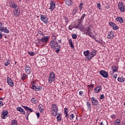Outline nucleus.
Instances as JSON below:
<instances>
[{
  "label": "nucleus",
  "mask_w": 125,
  "mask_h": 125,
  "mask_svg": "<svg viewBox=\"0 0 125 125\" xmlns=\"http://www.w3.org/2000/svg\"><path fill=\"white\" fill-rule=\"evenodd\" d=\"M27 78H28V75L23 74L22 75L21 80L22 81H24L25 79H27Z\"/></svg>",
  "instance_id": "38"
},
{
  "label": "nucleus",
  "mask_w": 125,
  "mask_h": 125,
  "mask_svg": "<svg viewBox=\"0 0 125 125\" xmlns=\"http://www.w3.org/2000/svg\"><path fill=\"white\" fill-rule=\"evenodd\" d=\"M26 114L27 115V117H26V119L29 120L28 117H29V115H30V113H29V112H27Z\"/></svg>",
  "instance_id": "58"
},
{
  "label": "nucleus",
  "mask_w": 125,
  "mask_h": 125,
  "mask_svg": "<svg viewBox=\"0 0 125 125\" xmlns=\"http://www.w3.org/2000/svg\"><path fill=\"white\" fill-rule=\"evenodd\" d=\"M3 98H0V100H3Z\"/></svg>",
  "instance_id": "64"
},
{
  "label": "nucleus",
  "mask_w": 125,
  "mask_h": 125,
  "mask_svg": "<svg viewBox=\"0 0 125 125\" xmlns=\"http://www.w3.org/2000/svg\"><path fill=\"white\" fill-rule=\"evenodd\" d=\"M17 110L19 111L20 113H21V114H23V115H26V112H25V110H24V109H23L21 107H18L17 108Z\"/></svg>",
  "instance_id": "21"
},
{
  "label": "nucleus",
  "mask_w": 125,
  "mask_h": 125,
  "mask_svg": "<svg viewBox=\"0 0 125 125\" xmlns=\"http://www.w3.org/2000/svg\"><path fill=\"white\" fill-rule=\"evenodd\" d=\"M77 27H78V25H77V24H75L74 26H73V28L77 29Z\"/></svg>",
  "instance_id": "61"
},
{
  "label": "nucleus",
  "mask_w": 125,
  "mask_h": 125,
  "mask_svg": "<svg viewBox=\"0 0 125 125\" xmlns=\"http://www.w3.org/2000/svg\"><path fill=\"white\" fill-rule=\"evenodd\" d=\"M78 26L77 27V29H78V30H80V29H82L83 27V24H82V21H80L78 22Z\"/></svg>",
  "instance_id": "29"
},
{
  "label": "nucleus",
  "mask_w": 125,
  "mask_h": 125,
  "mask_svg": "<svg viewBox=\"0 0 125 125\" xmlns=\"http://www.w3.org/2000/svg\"><path fill=\"white\" fill-rule=\"evenodd\" d=\"M88 87H92V88H93L94 87V84H91L90 85H88Z\"/></svg>",
  "instance_id": "54"
},
{
  "label": "nucleus",
  "mask_w": 125,
  "mask_h": 125,
  "mask_svg": "<svg viewBox=\"0 0 125 125\" xmlns=\"http://www.w3.org/2000/svg\"><path fill=\"white\" fill-rule=\"evenodd\" d=\"M13 12L14 13V15L16 16V17H18L19 15H20V8H16V9H14L13 10Z\"/></svg>",
  "instance_id": "10"
},
{
  "label": "nucleus",
  "mask_w": 125,
  "mask_h": 125,
  "mask_svg": "<svg viewBox=\"0 0 125 125\" xmlns=\"http://www.w3.org/2000/svg\"><path fill=\"white\" fill-rule=\"evenodd\" d=\"M113 79H117V74H114L113 75Z\"/></svg>",
  "instance_id": "60"
},
{
  "label": "nucleus",
  "mask_w": 125,
  "mask_h": 125,
  "mask_svg": "<svg viewBox=\"0 0 125 125\" xmlns=\"http://www.w3.org/2000/svg\"><path fill=\"white\" fill-rule=\"evenodd\" d=\"M28 53L30 55V56H34V55H35V53H34V52L28 51Z\"/></svg>",
  "instance_id": "46"
},
{
  "label": "nucleus",
  "mask_w": 125,
  "mask_h": 125,
  "mask_svg": "<svg viewBox=\"0 0 125 125\" xmlns=\"http://www.w3.org/2000/svg\"><path fill=\"white\" fill-rule=\"evenodd\" d=\"M11 6L12 8H14V9H15L16 8H19V6L17 5V4H15L14 2H11Z\"/></svg>",
  "instance_id": "25"
},
{
  "label": "nucleus",
  "mask_w": 125,
  "mask_h": 125,
  "mask_svg": "<svg viewBox=\"0 0 125 125\" xmlns=\"http://www.w3.org/2000/svg\"><path fill=\"white\" fill-rule=\"evenodd\" d=\"M18 125L17 120L15 119L12 120L11 125Z\"/></svg>",
  "instance_id": "35"
},
{
  "label": "nucleus",
  "mask_w": 125,
  "mask_h": 125,
  "mask_svg": "<svg viewBox=\"0 0 125 125\" xmlns=\"http://www.w3.org/2000/svg\"><path fill=\"white\" fill-rule=\"evenodd\" d=\"M111 69L112 70V71H110L109 72V74L110 75H114V73H116V72H118V67H117V66L116 65H114L112 66Z\"/></svg>",
  "instance_id": "13"
},
{
  "label": "nucleus",
  "mask_w": 125,
  "mask_h": 125,
  "mask_svg": "<svg viewBox=\"0 0 125 125\" xmlns=\"http://www.w3.org/2000/svg\"><path fill=\"white\" fill-rule=\"evenodd\" d=\"M96 50H94L92 51L91 53H89V56L88 57H86L87 60H91L93 57L96 55Z\"/></svg>",
  "instance_id": "6"
},
{
  "label": "nucleus",
  "mask_w": 125,
  "mask_h": 125,
  "mask_svg": "<svg viewBox=\"0 0 125 125\" xmlns=\"http://www.w3.org/2000/svg\"><path fill=\"white\" fill-rule=\"evenodd\" d=\"M58 116L60 117L61 116V113H59L57 114Z\"/></svg>",
  "instance_id": "62"
},
{
  "label": "nucleus",
  "mask_w": 125,
  "mask_h": 125,
  "mask_svg": "<svg viewBox=\"0 0 125 125\" xmlns=\"http://www.w3.org/2000/svg\"><path fill=\"white\" fill-rule=\"evenodd\" d=\"M69 111H68V108H64V113L65 114V118H66V119H68V118H69V116H68V112Z\"/></svg>",
  "instance_id": "28"
},
{
  "label": "nucleus",
  "mask_w": 125,
  "mask_h": 125,
  "mask_svg": "<svg viewBox=\"0 0 125 125\" xmlns=\"http://www.w3.org/2000/svg\"><path fill=\"white\" fill-rule=\"evenodd\" d=\"M68 29H69V30H73V29H74V26H73L70 25L69 26Z\"/></svg>",
  "instance_id": "51"
},
{
  "label": "nucleus",
  "mask_w": 125,
  "mask_h": 125,
  "mask_svg": "<svg viewBox=\"0 0 125 125\" xmlns=\"http://www.w3.org/2000/svg\"><path fill=\"white\" fill-rule=\"evenodd\" d=\"M114 24H115V23H114L113 22H112V21H110L109 22V25H110V27H113Z\"/></svg>",
  "instance_id": "47"
},
{
  "label": "nucleus",
  "mask_w": 125,
  "mask_h": 125,
  "mask_svg": "<svg viewBox=\"0 0 125 125\" xmlns=\"http://www.w3.org/2000/svg\"><path fill=\"white\" fill-rule=\"evenodd\" d=\"M65 3L67 5H72V4H73L72 0H66Z\"/></svg>",
  "instance_id": "30"
},
{
  "label": "nucleus",
  "mask_w": 125,
  "mask_h": 125,
  "mask_svg": "<svg viewBox=\"0 0 125 125\" xmlns=\"http://www.w3.org/2000/svg\"><path fill=\"white\" fill-rule=\"evenodd\" d=\"M50 4V6L49 9H50L51 11H53V10L55 9V1H51Z\"/></svg>",
  "instance_id": "15"
},
{
  "label": "nucleus",
  "mask_w": 125,
  "mask_h": 125,
  "mask_svg": "<svg viewBox=\"0 0 125 125\" xmlns=\"http://www.w3.org/2000/svg\"><path fill=\"white\" fill-rule=\"evenodd\" d=\"M107 121H104L100 123L101 125H107Z\"/></svg>",
  "instance_id": "45"
},
{
  "label": "nucleus",
  "mask_w": 125,
  "mask_h": 125,
  "mask_svg": "<svg viewBox=\"0 0 125 125\" xmlns=\"http://www.w3.org/2000/svg\"><path fill=\"white\" fill-rule=\"evenodd\" d=\"M7 82L8 84H9L10 86H11V87H13L14 85V83H13V81H12V80H11V79L8 77L7 78Z\"/></svg>",
  "instance_id": "17"
},
{
  "label": "nucleus",
  "mask_w": 125,
  "mask_h": 125,
  "mask_svg": "<svg viewBox=\"0 0 125 125\" xmlns=\"http://www.w3.org/2000/svg\"><path fill=\"white\" fill-rule=\"evenodd\" d=\"M69 117V120H70L71 121H73V120H74V118H75V115H74V114H72L70 115Z\"/></svg>",
  "instance_id": "42"
},
{
  "label": "nucleus",
  "mask_w": 125,
  "mask_h": 125,
  "mask_svg": "<svg viewBox=\"0 0 125 125\" xmlns=\"http://www.w3.org/2000/svg\"><path fill=\"white\" fill-rule=\"evenodd\" d=\"M31 102L32 103H34V104H36V103L38 102V101H37V99L33 98L31 99Z\"/></svg>",
  "instance_id": "39"
},
{
  "label": "nucleus",
  "mask_w": 125,
  "mask_h": 125,
  "mask_svg": "<svg viewBox=\"0 0 125 125\" xmlns=\"http://www.w3.org/2000/svg\"><path fill=\"white\" fill-rule=\"evenodd\" d=\"M1 106H3V103L0 101V107H1Z\"/></svg>",
  "instance_id": "56"
},
{
  "label": "nucleus",
  "mask_w": 125,
  "mask_h": 125,
  "mask_svg": "<svg viewBox=\"0 0 125 125\" xmlns=\"http://www.w3.org/2000/svg\"><path fill=\"white\" fill-rule=\"evenodd\" d=\"M57 120L58 122H61L62 118L60 116H57Z\"/></svg>",
  "instance_id": "49"
},
{
  "label": "nucleus",
  "mask_w": 125,
  "mask_h": 125,
  "mask_svg": "<svg viewBox=\"0 0 125 125\" xmlns=\"http://www.w3.org/2000/svg\"><path fill=\"white\" fill-rule=\"evenodd\" d=\"M22 107L25 109V110L27 111V112H29L30 113H32V112H34V111L32 110L31 108L27 106L23 105L22 106Z\"/></svg>",
  "instance_id": "23"
},
{
  "label": "nucleus",
  "mask_w": 125,
  "mask_h": 125,
  "mask_svg": "<svg viewBox=\"0 0 125 125\" xmlns=\"http://www.w3.org/2000/svg\"><path fill=\"white\" fill-rule=\"evenodd\" d=\"M10 64V61H6L4 62L5 66H8Z\"/></svg>",
  "instance_id": "43"
},
{
  "label": "nucleus",
  "mask_w": 125,
  "mask_h": 125,
  "mask_svg": "<svg viewBox=\"0 0 125 125\" xmlns=\"http://www.w3.org/2000/svg\"><path fill=\"white\" fill-rule=\"evenodd\" d=\"M51 111H58V107L56 104H53L51 105Z\"/></svg>",
  "instance_id": "18"
},
{
  "label": "nucleus",
  "mask_w": 125,
  "mask_h": 125,
  "mask_svg": "<svg viewBox=\"0 0 125 125\" xmlns=\"http://www.w3.org/2000/svg\"><path fill=\"white\" fill-rule=\"evenodd\" d=\"M25 71L26 73L28 75H30L32 72V70L31 69V67L29 65H26L25 68Z\"/></svg>",
  "instance_id": "16"
},
{
  "label": "nucleus",
  "mask_w": 125,
  "mask_h": 125,
  "mask_svg": "<svg viewBox=\"0 0 125 125\" xmlns=\"http://www.w3.org/2000/svg\"><path fill=\"white\" fill-rule=\"evenodd\" d=\"M104 97H105L104 96V94H102V95H101L100 98L101 100H102V99H104Z\"/></svg>",
  "instance_id": "52"
},
{
  "label": "nucleus",
  "mask_w": 125,
  "mask_h": 125,
  "mask_svg": "<svg viewBox=\"0 0 125 125\" xmlns=\"http://www.w3.org/2000/svg\"><path fill=\"white\" fill-rule=\"evenodd\" d=\"M107 39H109V40H112V39H114V32H113L112 31H109L108 32Z\"/></svg>",
  "instance_id": "19"
},
{
  "label": "nucleus",
  "mask_w": 125,
  "mask_h": 125,
  "mask_svg": "<svg viewBox=\"0 0 125 125\" xmlns=\"http://www.w3.org/2000/svg\"><path fill=\"white\" fill-rule=\"evenodd\" d=\"M122 125H125V121L122 122Z\"/></svg>",
  "instance_id": "63"
},
{
  "label": "nucleus",
  "mask_w": 125,
  "mask_h": 125,
  "mask_svg": "<svg viewBox=\"0 0 125 125\" xmlns=\"http://www.w3.org/2000/svg\"><path fill=\"white\" fill-rule=\"evenodd\" d=\"M101 89H102V86H97L96 88L94 89V92L96 93H98L101 91Z\"/></svg>",
  "instance_id": "20"
},
{
  "label": "nucleus",
  "mask_w": 125,
  "mask_h": 125,
  "mask_svg": "<svg viewBox=\"0 0 125 125\" xmlns=\"http://www.w3.org/2000/svg\"><path fill=\"white\" fill-rule=\"evenodd\" d=\"M50 45L53 49H56L55 50L56 53H59L60 48H61V46H60L57 42L54 41V40H51L50 42Z\"/></svg>",
  "instance_id": "2"
},
{
  "label": "nucleus",
  "mask_w": 125,
  "mask_h": 125,
  "mask_svg": "<svg viewBox=\"0 0 125 125\" xmlns=\"http://www.w3.org/2000/svg\"><path fill=\"white\" fill-rule=\"evenodd\" d=\"M118 82H120V83H124L125 81V79L124 78V77H119L118 78Z\"/></svg>",
  "instance_id": "32"
},
{
  "label": "nucleus",
  "mask_w": 125,
  "mask_h": 125,
  "mask_svg": "<svg viewBox=\"0 0 125 125\" xmlns=\"http://www.w3.org/2000/svg\"><path fill=\"white\" fill-rule=\"evenodd\" d=\"M83 30L84 31V34H85L86 36H89V37L95 40L96 42H99V43H101V42L96 40L95 38H94V36L92 35V32H91V31L93 30V25H90L87 28L84 27Z\"/></svg>",
  "instance_id": "1"
},
{
  "label": "nucleus",
  "mask_w": 125,
  "mask_h": 125,
  "mask_svg": "<svg viewBox=\"0 0 125 125\" xmlns=\"http://www.w3.org/2000/svg\"><path fill=\"white\" fill-rule=\"evenodd\" d=\"M100 74L101 75H102L103 78H104L105 79H106V78H108L109 74H108V72H107L105 70H101L100 71Z\"/></svg>",
  "instance_id": "11"
},
{
  "label": "nucleus",
  "mask_w": 125,
  "mask_h": 125,
  "mask_svg": "<svg viewBox=\"0 0 125 125\" xmlns=\"http://www.w3.org/2000/svg\"><path fill=\"white\" fill-rule=\"evenodd\" d=\"M97 8H98L99 9H101V8H100V7H101V4H100V3H98L97 4Z\"/></svg>",
  "instance_id": "48"
},
{
  "label": "nucleus",
  "mask_w": 125,
  "mask_h": 125,
  "mask_svg": "<svg viewBox=\"0 0 125 125\" xmlns=\"http://www.w3.org/2000/svg\"><path fill=\"white\" fill-rule=\"evenodd\" d=\"M111 119H115V114H112V115H111Z\"/></svg>",
  "instance_id": "57"
},
{
  "label": "nucleus",
  "mask_w": 125,
  "mask_h": 125,
  "mask_svg": "<svg viewBox=\"0 0 125 125\" xmlns=\"http://www.w3.org/2000/svg\"><path fill=\"white\" fill-rule=\"evenodd\" d=\"M86 106L88 110H89V111H91V104L90 102H87L86 103Z\"/></svg>",
  "instance_id": "24"
},
{
  "label": "nucleus",
  "mask_w": 125,
  "mask_h": 125,
  "mask_svg": "<svg viewBox=\"0 0 125 125\" xmlns=\"http://www.w3.org/2000/svg\"><path fill=\"white\" fill-rule=\"evenodd\" d=\"M2 33L8 34V33H9V30L7 29V28L2 26V22H0V40L2 39L3 36Z\"/></svg>",
  "instance_id": "3"
},
{
  "label": "nucleus",
  "mask_w": 125,
  "mask_h": 125,
  "mask_svg": "<svg viewBox=\"0 0 125 125\" xmlns=\"http://www.w3.org/2000/svg\"><path fill=\"white\" fill-rule=\"evenodd\" d=\"M68 42H69V45H70V47H71L72 48H74V47H75V46H74V44H73V42L72 41V39H69Z\"/></svg>",
  "instance_id": "26"
},
{
  "label": "nucleus",
  "mask_w": 125,
  "mask_h": 125,
  "mask_svg": "<svg viewBox=\"0 0 125 125\" xmlns=\"http://www.w3.org/2000/svg\"><path fill=\"white\" fill-rule=\"evenodd\" d=\"M36 116L37 117V119H39V118H40V112H37Z\"/></svg>",
  "instance_id": "55"
},
{
  "label": "nucleus",
  "mask_w": 125,
  "mask_h": 125,
  "mask_svg": "<svg viewBox=\"0 0 125 125\" xmlns=\"http://www.w3.org/2000/svg\"><path fill=\"white\" fill-rule=\"evenodd\" d=\"M55 81V74L53 72L50 73L49 77L48 78L49 83H51Z\"/></svg>",
  "instance_id": "4"
},
{
  "label": "nucleus",
  "mask_w": 125,
  "mask_h": 125,
  "mask_svg": "<svg viewBox=\"0 0 125 125\" xmlns=\"http://www.w3.org/2000/svg\"><path fill=\"white\" fill-rule=\"evenodd\" d=\"M85 16H86V15H85V14H83L81 19L79 20V21H80L81 22H83V20L84 19V18L85 17Z\"/></svg>",
  "instance_id": "34"
},
{
  "label": "nucleus",
  "mask_w": 125,
  "mask_h": 125,
  "mask_svg": "<svg viewBox=\"0 0 125 125\" xmlns=\"http://www.w3.org/2000/svg\"><path fill=\"white\" fill-rule=\"evenodd\" d=\"M48 36H43L40 39V41L43 43H47V42H48Z\"/></svg>",
  "instance_id": "14"
},
{
  "label": "nucleus",
  "mask_w": 125,
  "mask_h": 125,
  "mask_svg": "<svg viewBox=\"0 0 125 125\" xmlns=\"http://www.w3.org/2000/svg\"><path fill=\"white\" fill-rule=\"evenodd\" d=\"M77 12H78V7H75L73 9L72 14L73 15H76L77 14Z\"/></svg>",
  "instance_id": "33"
},
{
  "label": "nucleus",
  "mask_w": 125,
  "mask_h": 125,
  "mask_svg": "<svg viewBox=\"0 0 125 125\" xmlns=\"http://www.w3.org/2000/svg\"><path fill=\"white\" fill-rule=\"evenodd\" d=\"M91 101L92 105H93V106H95V107H97V106H99V102H98V100L96 98H91Z\"/></svg>",
  "instance_id": "5"
},
{
  "label": "nucleus",
  "mask_w": 125,
  "mask_h": 125,
  "mask_svg": "<svg viewBox=\"0 0 125 125\" xmlns=\"http://www.w3.org/2000/svg\"><path fill=\"white\" fill-rule=\"evenodd\" d=\"M83 4L82 3H81L79 5V8H80V10H82V9H83Z\"/></svg>",
  "instance_id": "50"
},
{
  "label": "nucleus",
  "mask_w": 125,
  "mask_h": 125,
  "mask_svg": "<svg viewBox=\"0 0 125 125\" xmlns=\"http://www.w3.org/2000/svg\"><path fill=\"white\" fill-rule=\"evenodd\" d=\"M32 89L35 91H41L42 89V87L41 85H35L32 84L31 87Z\"/></svg>",
  "instance_id": "7"
},
{
  "label": "nucleus",
  "mask_w": 125,
  "mask_h": 125,
  "mask_svg": "<svg viewBox=\"0 0 125 125\" xmlns=\"http://www.w3.org/2000/svg\"><path fill=\"white\" fill-rule=\"evenodd\" d=\"M72 39H73V40H76V39H77V38H78V36L76 34H72Z\"/></svg>",
  "instance_id": "44"
},
{
  "label": "nucleus",
  "mask_w": 125,
  "mask_h": 125,
  "mask_svg": "<svg viewBox=\"0 0 125 125\" xmlns=\"http://www.w3.org/2000/svg\"><path fill=\"white\" fill-rule=\"evenodd\" d=\"M79 94L80 96H82V95H83V91H80L79 93Z\"/></svg>",
  "instance_id": "53"
},
{
  "label": "nucleus",
  "mask_w": 125,
  "mask_h": 125,
  "mask_svg": "<svg viewBox=\"0 0 125 125\" xmlns=\"http://www.w3.org/2000/svg\"><path fill=\"white\" fill-rule=\"evenodd\" d=\"M38 43H40L41 44L43 43L42 41H41V39H39V41L38 42Z\"/></svg>",
  "instance_id": "59"
},
{
  "label": "nucleus",
  "mask_w": 125,
  "mask_h": 125,
  "mask_svg": "<svg viewBox=\"0 0 125 125\" xmlns=\"http://www.w3.org/2000/svg\"><path fill=\"white\" fill-rule=\"evenodd\" d=\"M84 55L86 57L89 56V51L88 50L83 52Z\"/></svg>",
  "instance_id": "31"
},
{
  "label": "nucleus",
  "mask_w": 125,
  "mask_h": 125,
  "mask_svg": "<svg viewBox=\"0 0 125 125\" xmlns=\"http://www.w3.org/2000/svg\"><path fill=\"white\" fill-rule=\"evenodd\" d=\"M40 18L41 21H42V22H43L44 24H47V23H48V19L47 18V17H46V16L44 15H41Z\"/></svg>",
  "instance_id": "8"
},
{
  "label": "nucleus",
  "mask_w": 125,
  "mask_h": 125,
  "mask_svg": "<svg viewBox=\"0 0 125 125\" xmlns=\"http://www.w3.org/2000/svg\"><path fill=\"white\" fill-rule=\"evenodd\" d=\"M8 115V111L7 110H3L1 114V117L3 120H5L6 119V116Z\"/></svg>",
  "instance_id": "12"
},
{
  "label": "nucleus",
  "mask_w": 125,
  "mask_h": 125,
  "mask_svg": "<svg viewBox=\"0 0 125 125\" xmlns=\"http://www.w3.org/2000/svg\"><path fill=\"white\" fill-rule=\"evenodd\" d=\"M39 109L41 112V113H42L44 111V109H43V107H42V106H41L40 105L38 106Z\"/></svg>",
  "instance_id": "37"
},
{
  "label": "nucleus",
  "mask_w": 125,
  "mask_h": 125,
  "mask_svg": "<svg viewBox=\"0 0 125 125\" xmlns=\"http://www.w3.org/2000/svg\"><path fill=\"white\" fill-rule=\"evenodd\" d=\"M38 34H39V35H40V36L44 37V35H45L44 33H43V32L41 30L38 31Z\"/></svg>",
  "instance_id": "41"
},
{
  "label": "nucleus",
  "mask_w": 125,
  "mask_h": 125,
  "mask_svg": "<svg viewBox=\"0 0 125 125\" xmlns=\"http://www.w3.org/2000/svg\"><path fill=\"white\" fill-rule=\"evenodd\" d=\"M118 6L119 7V9L120 10L121 12H125V6H124V4L123 2L120 1L118 3Z\"/></svg>",
  "instance_id": "9"
},
{
  "label": "nucleus",
  "mask_w": 125,
  "mask_h": 125,
  "mask_svg": "<svg viewBox=\"0 0 125 125\" xmlns=\"http://www.w3.org/2000/svg\"><path fill=\"white\" fill-rule=\"evenodd\" d=\"M116 20L117 22H120L121 24L124 23V19L121 17H117Z\"/></svg>",
  "instance_id": "22"
},
{
  "label": "nucleus",
  "mask_w": 125,
  "mask_h": 125,
  "mask_svg": "<svg viewBox=\"0 0 125 125\" xmlns=\"http://www.w3.org/2000/svg\"><path fill=\"white\" fill-rule=\"evenodd\" d=\"M113 30H118V29H119V26H118V25H117V24H113V26L112 27Z\"/></svg>",
  "instance_id": "40"
},
{
  "label": "nucleus",
  "mask_w": 125,
  "mask_h": 125,
  "mask_svg": "<svg viewBox=\"0 0 125 125\" xmlns=\"http://www.w3.org/2000/svg\"><path fill=\"white\" fill-rule=\"evenodd\" d=\"M52 112V115L54 117H55L57 115V112L58 111H53V110H51Z\"/></svg>",
  "instance_id": "36"
},
{
  "label": "nucleus",
  "mask_w": 125,
  "mask_h": 125,
  "mask_svg": "<svg viewBox=\"0 0 125 125\" xmlns=\"http://www.w3.org/2000/svg\"><path fill=\"white\" fill-rule=\"evenodd\" d=\"M114 125H121V120L120 119H117L114 122Z\"/></svg>",
  "instance_id": "27"
}]
</instances>
